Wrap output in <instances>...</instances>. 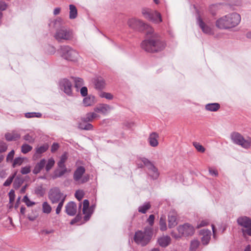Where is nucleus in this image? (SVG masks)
Returning <instances> with one entry per match:
<instances>
[{
    "label": "nucleus",
    "mask_w": 251,
    "mask_h": 251,
    "mask_svg": "<svg viewBox=\"0 0 251 251\" xmlns=\"http://www.w3.org/2000/svg\"><path fill=\"white\" fill-rule=\"evenodd\" d=\"M127 25L130 28L146 33V39L141 44L142 49L151 52L163 50L166 44L162 41L159 34L154 32L153 29L142 20L135 18L129 19Z\"/></svg>",
    "instance_id": "f257e3e1"
},
{
    "label": "nucleus",
    "mask_w": 251,
    "mask_h": 251,
    "mask_svg": "<svg viewBox=\"0 0 251 251\" xmlns=\"http://www.w3.org/2000/svg\"><path fill=\"white\" fill-rule=\"evenodd\" d=\"M241 16L236 12L229 13L218 18L216 26L221 29H228L237 26L241 22Z\"/></svg>",
    "instance_id": "f03ea898"
},
{
    "label": "nucleus",
    "mask_w": 251,
    "mask_h": 251,
    "mask_svg": "<svg viewBox=\"0 0 251 251\" xmlns=\"http://www.w3.org/2000/svg\"><path fill=\"white\" fill-rule=\"evenodd\" d=\"M152 235V229L151 227H147L144 231L138 230L135 232L134 240L136 244L145 246L150 241Z\"/></svg>",
    "instance_id": "7ed1b4c3"
},
{
    "label": "nucleus",
    "mask_w": 251,
    "mask_h": 251,
    "mask_svg": "<svg viewBox=\"0 0 251 251\" xmlns=\"http://www.w3.org/2000/svg\"><path fill=\"white\" fill-rule=\"evenodd\" d=\"M60 53L64 59L71 61H76L79 58L78 52L68 46L61 47Z\"/></svg>",
    "instance_id": "20e7f679"
},
{
    "label": "nucleus",
    "mask_w": 251,
    "mask_h": 251,
    "mask_svg": "<svg viewBox=\"0 0 251 251\" xmlns=\"http://www.w3.org/2000/svg\"><path fill=\"white\" fill-rule=\"evenodd\" d=\"M54 38L60 42L71 40L73 38V33L70 29L64 26L61 27L56 30Z\"/></svg>",
    "instance_id": "39448f33"
},
{
    "label": "nucleus",
    "mask_w": 251,
    "mask_h": 251,
    "mask_svg": "<svg viewBox=\"0 0 251 251\" xmlns=\"http://www.w3.org/2000/svg\"><path fill=\"white\" fill-rule=\"evenodd\" d=\"M142 14L145 18L154 23L158 24L162 21L160 13L156 11L144 8L142 9Z\"/></svg>",
    "instance_id": "423d86ee"
},
{
    "label": "nucleus",
    "mask_w": 251,
    "mask_h": 251,
    "mask_svg": "<svg viewBox=\"0 0 251 251\" xmlns=\"http://www.w3.org/2000/svg\"><path fill=\"white\" fill-rule=\"evenodd\" d=\"M230 137L234 144L240 145L245 149H248L251 146V140L250 138L245 139L238 132H233L231 134Z\"/></svg>",
    "instance_id": "0eeeda50"
},
{
    "label": "nucleus",
    "mask_w": 251,
    "mask_h": 251,
    "mask_svg": "<svg viewBox=\"0 0 251 251\" xmlns=\"http://www.w3.org/2000/svg\"><path fill=\"white\" fill-rule=\"evenodd\" d=\"M237 222L242 227L243 234L251 236V219L247 216H241L238 218Z\"/></svg>",
    "instance_id": "6e6552de"
},
{
    "label": "nucleus",
    "mask_w": 251,
    "mask_h": 251,
    "mask_svg": "<svg viewBox=\"0 0 251 251\" xmlns=\"http://www.w3.org/2000/svg\"><path fill=\"white\" fill-rule=\"evenodd\" d=\"M66 195L62 193L57 187L51 189L49 192V199L52 203H57L58 202L65 201Z\"/></svg>",
    "instance_id": "1a4fd4ad"
},
{
    "label": "nucleus",
    "mask_w": 251,
    "mask_h": 251,
    "mask_svg": "<svg viewBox=\"0 0 251 251\" xmlns=\"http://www.w3.org/2000/svg\"><path fill=\"white\" fill-rule=\"evenodd\" d=\"M85 169L83 166L78 167L75 171L73 178L78 184H83L87 182L89 179L88 175H85Z\"/></svg>",
    "instance_id": "9d476101"
},
{
    "label": "nucleus",
    "mask_w": 251,
    "mask_h": 251,
    "mask_svg": "<svg viewBox=\"0 0 251 251\" xmlns=\"http://www.w3.org/2000/svg\"><path fill=\"white\" fill-rule=\"evenodd\" d=\"M196 18L198 25L204 33L208 35H211L214 33L212 25L209 23L204 22L199 13Z\"/></svg>",
    "instance_id": "9b49d317"
},
{
    "label": "nucleus",
    "mask_w": 251,
    "mask_h": 251,
    "mask_svg": "<svg viewBox=\"0 0 251 251\" xmlns=\"http://www.w3.org/2000/svg\"><path fill=\"white\" fill-rule=\"evenodd\" d=\"M96 205L93 204L89 206V201L88 200H84L83 202V214L85 215L84 219L85 221H88L95 208Z\"/></svg>",
    "instance_id": "f8f14e48"
},
{
    "label": "nucleus",
    "mask_w": 251,
    "mask_h": 251,
    "mask_svg": "<svg viewBox=\"0 0 251 251\" xmlns=\"http://www.w3.org/2000/svg\"><path fill=\"white\" fill-rule=\"evenodd\" d=\"M60 89L68 96L72 95V84L68 79L64 78L59 81Z\"/></svg>",
    "instance_id": "ddd939ff"
},
{
    "label": "nucleus",
    "mask_w": 251,
    "mask_h": 251,
    "mask_svg": "<svg viewBox=\"0 0 251 251\" xmlns=\"http://www.w3.org/2000/svg\"><path fill=\"white\" fill-rule=\"evenodd\" d=\"M178 232L183 236L192 235L194 233V227L189 224H185L177 227Z\"/></svg>",
    "instance_id": "4468645a"
},
{
    "label": "nucleus",
    "mask_w": 251,
    "mask_h": 251,
    "mask_svg": "<svg viewBox=\"0 0 251 251\" xmlns=\"http://www.w3.org/2000/svg\"><path fill=\"white\" fill-rule=\"evenodd\" d=\"M112 109V107L107 104L100 103L98 104L94 109L97 113H100L103 115L107 114Z\"/></svg>",
    "instance_id": "2eb2a0df"
},
{
    "label": "nucleus",
    "mask_w": 251,
    "mask_h": 251,
    "mask_svg": "<svg viewBox=\"0 0 251 251\" xmlns=\"http://www.w3.org/2000/svg\"><path fill=\"white\" fill-rule=\"evenodd\" d=\"M159 135L156 132L151 133L148 137V141L152 147H156L158 145Z\"/></svg>",
    "instance_id": "dca6fc26"
},
{
    "label": "nucleus",
    "mask_w": 251,
    "mask_h": 251,
    "mask_svg": "<svg viewBox=\"0 0 251 251\" xmlns=\"http://www.w3.org/2000/svg\"><path fill=\"white\" fill-rule=\"evenodd\" d=\"M66 212L70 216L75 215L77 211L76 204L73 201L69 202L65 206Z\"/></svg>",
    "instance_id": "f3484780"
},
{
    "label": "nucleus",
    "mask_w": 251,
    "mask_h": 251,
    "mask_svg": "<svg viewBox=\"0 0 251 251\" xmlns=\"http://www.w3.org/2000/svg\"><path fill=\"white\" fill-rule=\"evenodd\" d=\"M200 234L202 236L201 242L203 245H207L210 239L211 231L208 229H202L200 231Z\"/></svg>",
    "instance_id": "a211bd4d"
},
{
    "label": "nucleus",
    "mask_w": 251,
    "mask_h": 251,
    "mask_svg": "<svg viewBox=\"0 0 251 251\" xmlns=\"http://www.w3.org/2000/svg\"><path fill=\"white\" fill-rule=\"evenodd\" d=\"M100 118V115L97 112L94 111L87 113L84 117L81 118V120L84 123H88L92 122L95 119H99Z\"/></svg>",
    "instance_id": "6ab92c4d"
},
{
    "label": "nucleus",
    "mask_w": 251,
    "mask_h": 251,
    "mask_svg": "<svg viewBox=\"0 0 251 251\" xmlns=\"http://www.w3.org/2000/svg\"><path fill=\"white\" fill-rule=\"evenodd\" d=\"M5 137L7 141H16L21 137V134L17 131H12L5 134Z\"/></svg>",
    "instance_id": "aec40b11"
},
{
    "label": "nucleus",
    "mask_w": 251,
    "mask_h": 251,
    "mask_svg": "<svg viewBox=\"0 0 251 251\" xmlns=\"http://www.w3.org/2000/svg\"><path fill=\"white\" fill-rule=\"evenodd\" d=\"M137 165L139 168H143L145 166L148 168L152 165V163L146 158L140 157L137 160Z\"/></svg>",
    "instance_id": "412c9836"
},
{
    "label": "nucleus",
    "mask_w": 251,
    "mask_h": 251,
    "mask_svg": "<svg viewBox=\"0 0 251 251\" xmlns=\"http://www.w3.org/2000/svg\"><path fill=\"white\" fill-rule=\"evenodd\" d=\"M168 223L169 228H173L177 225L176 213L172 212L169 213L168 215Z\"/></svg>",
    "instance_id": "4be33fe9"
},
{
    "label": "nucleus",
    "mask_w": 251,
    "mask_h": 251,
    "mask_svg": "<svg viewBox=\"0 0 251 251\" xmlns=\"http://www.w3.org/2000/svg\"><path fill=\"white\" fill-rule=\"evenodd\" d=\"M171 238L169 236H163L158 239V244L162 247H166L168 246L171 243Z\"/></svg>",
    "instance_id": "5701e85b"
},
{
    "label": "nucleus",
    "mask_w": 251,
    "mask_h": 251,
    "mask_svg": "<svg viewBox=\"0 0 251 251\" xmlns=\"http://www.w3.org/2000/svg\"><path fill=\"white\" fill-rule=\"evenodd\" d=\"M48 149L47 145H43L36 148V152L33 156V159L36 160L40 157V154L45 152Z\"/></svg>",
    "instance_id": "b1692460"
},
{
    "label": "nucleus",
    "mask_w": 251,
    "mask_h": 251,
    "mask_svg": "<svg viewBox=\"0 0 251 251\" xmlns=\"http://www.w3.org/2000/svg\"><path fill=\"white\" fill-rule=\"evenodd\" d=\"M94 83L95 88L99 90L103 89L105 86L104 80L101 77H98L94 79Z\"/></svg>",
    "instance_id": "393cba45"
},
{
    "label": "nucleus",
    "mask_w": 251,
    "mask_h": 251,
    "mask_svg": "<svg viewBox=\"0 0 251 251\" xmlns=\"http://www.w3.org/2000/svg\"><path fill=\"white\" fill-rule=\"evenodd\" d=\"M149 174L153 179H156L159 176V173L157 169L152 164L149 168Z\"/></svg>",
    "instance_id": "a878e982"
},
{
    "label": "nucleus",
    "mask_w": 251,
    "mask_h": 251,
    "mask_svg": "<svg viewBox=\"0 0 251 251\" xmlns=\"http://www.w3.org/2000/svg\"><path fill=\"white\" fill-rule=\"evenodd\" d=\"M46 163V161L45 159H42L36 164L35 165L33 170V173L34 174H38L41 170L45 166Z\"/></svg>",
    "instance_id": "bb28decb"
},
{
    "label": "nucleus",
    "mask_w": 251,
    "mask_h": 251,
    "mask_svg": "<svg viewBox=\"0 0 251 251\" xmlns=\"http://www.w3.org/2000/svg\"><path fill=\"white\" fill-rule=\"evenodd\" d=\"M220 108V105L218 103H210L205 105V109L208 111L216 112Z\"/></svg>",
    "instance_id": "cd10ccee"
},
{
    "label": "nucleus",
    "mask_w": 251,
    "mask_h": 251,
    "mask_svg": "<svg viewBox=\"0 0 251 251\" xmlns=\"http://www.w3.org/2000/svg\"><path fill=\"white\" fill-rule=\"evenodd\" d=\"M77 16V10L74 4L69 5V18L71 20L75 19Z\"/></svg>",
    "instance_id": "c85d7f7f"
},
{
    "label": "nucleus",
    "mask_w": 251,
    "mask_h": 251,
    "mask_svg": "<svg viewBox=\"0 0 251 251\" xmlns=\"http://www.w3.org/2000/svg\"><path fill=\"white\" fill-rule=\"evenodd\" d=\"M78 128L85 130H91L93 129V126L90 123L81 121L78 123Z\"/></svg>",
    "instance_id": "c756f323"
},
{
    "label": "nucleus",
    "mask_w": 251,
    "mask_h": 251,
    "mask_svg": "<svg viewBox=\"0 0 251 251\" xmlns=\"http://www.w3.org/2000/svg\"><path fill=\"white\" fill-rule=\"evenodd\" d=\"M95 103V98L93 96H88L84 98L83 103L85 106L92 105Z\"/></svg>",
    "instance_id": "7c9ffc66"
},
{
    "label": "nucleus",
    "mask_w": 251,
    "mask_h": 251,
    "mask_svg": "<svg viewBox=\"0 0 251 251\" xmlns=\"http://www.w3.org/2000/svg\"><path fill=\"white\" fill-rule=\"evenodd\" d=\"M23 139L29 143H33L35 139V135L33 132H30L25 134Z\"/></svg>",
    "instance_id": "2f4dec72"
},
{
    "label": "nucleus",
    "mask_w": 251,
    "mask_h": 251,
    "mask_svg": "<svg viewBox=\"0 0 251 251\" xmlns=\"http://www.w3.org/2000/svg\"><path fill=\"white\" fill-rule=\"evenodd\" d=\"M99 96L101 98H105L107 100H112L114 99V96L110 93L100 91L99 93Z\"/></svg>",
    "instance_id": "473e14b6"
},
{
    "label": "nucleus",
    "mask_w": 251,
    "mask_h": 251,
    "mask_svg": "<svg viewBox=\"0 0 251 251\" xmlns=\"http://www.w3.org/2000/svg\"><path fill=\"white\" fill-rule=\"evenodd\" d=\"M151 204L150 202H145L143 205H141L138 208V211L142 213L145 214L148 210L151 208Z\"/></svg>",
    "instance_id": "72a5a7b5"
},
{
    "label": "nucleus",
    "mask_w": 251,
    "mask_h": 251,
    "mask_svg": "<svg viewBox=\"0 0 251 251\" xmlns=\"http://www.w3.org/2000/svg\"><path fill=\"white\" fill-rule=\"evenodd\" d=\"M67 159V155L66 153H64L63 154L61 155L60 157V160L57 163L58 166L59 168H66L65 165V162Z\"/></svg>",
    "instance_id": "f704fd0d"
},
{
    "label": "nucleus",
    "mask_w": 251,
    "mask_h": 251,
    "mask_svg": "<svg viewBox=\"0 0 251 251\" xmlns=\"http://www.w3.org/2000/svg\"><path fill=\"white\" fill-rule=\"evenodd\" d=\"M51 206L47 202L45 201L42 204V211L44 213L49 214L51 211Z\"/></svg>",
    "instance_id": "c9c22d12"
},
{
    "label": "nucleus",
    "mask_w": 251,
    "mask_h": 251,
    "mask_svg": "<svg viewBox=\"0 0 251 251\" xmlns=\"http://www.w3.org/2000/svg\"><path fill=\"white\" fill-rule=\"evenodd\" d=\"M73 80L75 84V87L77 90H78L80 88L83 87V80L82 78L79 77H74L73 78Z\"/></svg>",
    "instance_id": "e433bc0d"
},
{
    "label": "nucleus",
    "mask_w": 251,
    "mask_h": 251,
    "mask_svg": "<svg viewBox=\"0 0 251 251\" xmlns=\"http://www.w3.org/2000/svg\"><path fill=\"white\" fill-rule=\"evenodd\" d=\"M66 168H59L55 171L54 176L55 177H60L64 175L66 173Z\"/></svg>",
    "instance_id": "4c0bfd02"
},
{
    "label": "nucleus",
    "mask_w": 251,
    "mask_h": 251,
    "mask_svg": "<svg viewBox=\"0 0 251 251\" xmlns=\"http://www.w3.org/2000/svg\"><path fill=\"white\" fill-rule=\"evenodd\" d=\"M24 161V158L20 157L15 158L13 161V167L15 168L17 166H20L23 163Z\"/></svg>",
    "instance_id": "58836bf2"
},
{
    "label": "nucleus",
    "mask_w": 251,
    "mask_h": 251,
    "mask_svg": "<svg viewBox=\"0 0 251 251\" xmlns=\"http://www.w3.org/2000/svg\"><path fill=\"white\" fill-rule=\"evenodd\" d=\"M200 242L197 240H194L191 241L190 250V251H196L198 247L199 246Z\"/></svg>",
    "instance_id": "ea45409f"
},
{
    "label": "nucleus",
    "mask_w": 251,
    "mask_h": 251,
    "mask_svg": "<svg viewBox=\"0 0 251 251\" xmlns=\"http://www.w3.org/2000/svg\"><path fill=\"white\" fill-rule=\"evenodd\" d=\"M32 149V147L27 144H24L21 147V151L24 154L27 153L31 151Z\"/></svg>",
    "instance_id": "a19ab883"
},
{
    "label": "nucleus",
    "mask_w": 251,
    "mask_h": 251,
    "mask_svg": "<svg viewBox=\"0 0 251 251\" xmlns=\"http://www.w3.org/2000/svg\"><path fill=\"white\" fill-rule=\"evenodd\" d=\"M54 160L52 158H50L48 160L46 165L45 166L46 170L47 172L50 171L51 169V168L54 166Z\"/></svg>",
    "instance_id": "79ce46f5"
},
{
    "label": "nucleus",
    "mask_w": 251,
    "mask_h": 251,
    "mask_svg": "<svg viewBox=\"0 0 251 251\" xmlns=\"http://www.w3.org/2000/svg\"><path fill=\"white\" fill-rule=\"evenodd\" d=\"M220 6V4L219 3L211 4L209 6V11L212 14L214 15L216 11L219 9Z\"/></svg>",
    "instance_id": "37998d69"
},
{
    "label": "nucleus",
    "mask_w": 251,
    "mask_h": 251,
    "mask_svg": "<svg viewBox=\"0 0 251 251\" xmlns=\"http://www.w3.org/2000/svg\"><path fill=\"white\" fill-rule=\"evenodd\" d=\"M159 226L160 230L164 231L167 229V225L166 223V220L165 218L161 217L160 219Z\"/></svg>",
    "instance_id": "c03bdc74"
},
{
    "label": "nucleus",
    "mask_w": 251,
    "mask_h": 251,
    "mask_svg": "<svg viewBox=\"0 0 251 251\" xmlns=\"http://www.w3.org/2000/svg\"><path fill=\"white\" fill-rule=\"evenodd\" d=\"M42 116L40 113L36 112H28L25 114V117L27 118H30L33 117L40 118Z\"/></svg>",
    "instance_id": "a18cd8bd"
},
{
    "label": "nucleus",
    "mask_w": 251,
    "mask_h": 251,
    "mask_svg": "<svg viewBox=\"0 0 251 251\" xmlns=\"http://www.w3.org/2000/svg\"><path fill=\"white\" fill-rule=\"evenodd\" d=\"M16 175V173H15L12 176H10L3 183V186H9L11 184L12 182L13 181V179L15 177Z\"/></svg>",
    "instance_id": "49530a36"
},
{
    "label": "nucleus",
    "mask_w": 251,
    "mask_h": 251,
    "mask_svg": "<svg viewBox=\"0 0 251 251\" xmlns=\"http://www.w3.org/2000/svg\"><path fill=\"white\" fill-rule=\"evenodd\" d=\"M193 145L197 149V150L201 152H204L205 151L204 148L198 142H194Z\"/></svg>",
    "instance_id": "de8ad7c7"
},
{
    "label": "nucleus",
    "mask_w": 251,
    "mask_h": 251,
    "mask_svg": "<svg viewBox=\"0 0 251 251\" xmlns=\"http://www.w3.org/2000/svg\"><path fill=\"white\" fill-rule=\"evenodd\" d=\"M23 201L25 203V204L27 206H31L34 204H35V202L31 201L27 196H25L24 197L23 199Z\"/></svg>",
    "instance_id": "09e8293b"
},
{
    "label": "nucleus",
    "mask_w": 251,
    "mask_h": 251,
    "mask_svg": "<svg viewBox=\"0 0 251 251\" xmlns=\"http://www.w3.org/2000/svg\"><path fill=\"white\" fill-rule=\"evenodd\" d=\"M15 154L14 150L10 151L6 156V161L7 162H11L13 161V158Z\"/></svg>",
    "instance_id": "8fccbe9b"
},
{
    "label": "nucleus",
    "mask_w": 251,
    "mask_h": 251,
    "mask_svg": "<svg viewBox=\"0 0 251 251\" xmlns=\"http://www.w3.org/2000/svg\"><path fill=\"white\" fill-rule=\"evenodd\" d=\"M84 193L82 190H78L75 193V198L79 201H81L83 198Z\"/></svg>",
    "instance_id": "3c124183"
},
{
    "label": "nucleus",
    "mask_w": 251,
    "mask_h": 251,
    "mask_svg": "<svg viewBox=\"0 0 251 251\" xmlns=\"http://www.w3.org/2000/svg\"><path fill=\"white\" fill-rule=\"evenodd\" d=\"M38 217V214L36 211L32 210L31 213L28 216V219L29 221H34Z\"/></svg>",
    "instance_id": "603ef678"
},
{
    "label": "nucleus",
    "mask_w": 251,
    "mask_h": 251,
    "mask_svg": "<svg viewBox=\"0 0 251 251\" xmlns=\"http://www.w3.org/2000/svg\"><path fill=\"white\" fill-rule=\"evenodd\" d=\"M7 149V145L3 141H0V153L5 152Z\"/></svg>",
    "instance_id": "864d4df0"
},
{
    "label": "nucleus",
    "mask_w": 251,
    "mask_h": 251,
    "mask_svg": "<svg viewBox=\"0 0 251 251\" xmlns=\"http://www.w3.org/2000/svg\"><path fill=\"white\" fill-rule=\"evenodd\" d=\"M30 172V167L29 166H27L21 168V173L23 175H26Z\"/></svg>",
    "instance_id": "5fc2aeb1"
},
{
    "label": "nucleus",
    "mask_w": 251,
    "mask_h": 251,
    "mask_svg": "<svg viewBox=\"0 0 251 251\" xmlns=\"http://www.w3.org/2000/svg\"><path fill=\"white\" fill-rule=\"evenodd\" d=\"M209 221L207 220H203L200 222V223L198 224L197 227V228H200L202 226H204L208 225Z\"/></svg>",
    "instance_id": "6e6d98bb"
},
{
    "label": "nucleus",
    "mask_w": 251,
    "mask_h": 251,
    "mask_svg": "<svg viewBox=\"0 0 251 251\" xmlns=\"http://www.w3.org/2000/svg\"><path fill=\"white\" fill-rule=\"evenodd\" d=\"M209 173V174L214 176H218V171L215 169L212 168H209L208 169Z\"/></svg>",
    "instance_id": "4d7b16f0"
},
{
    "label": "nucleus",
    "mask_w": 251,
    "mask_h": 251,
    "mask_svg": "<svg viewBox=\"0 0 251 251\" xmlns=\"http://www.w3.org/2000/svg\"><path fill=\"white\" fill-rule=\"evenodd\" d=\"M64 201H62L58 202V206L56 209V213L57 214H59L60 212H61V209L63 207V205L64 204Z\"/></svg>",
    "instance_id": "13d9d810"
},
{
    "label": "nucleus",
    "mask_w": 251,
    "mask_h": 251,
    "mask_svg": "<svg viewBox=\"0 0 251 251\" xmlns=\"http://www.w3.org/2000/svg\"><path fill=\"white\" fill-rule=\"evenodd\" d=\"M80 88V92L81 95L83 97L86 96L87 95V92H88V90H87V87H85V86H83Z\"/></svg>",
    "instance_id": "bf43d9fd"
},
{
    "label": "nucleus",
    "mask_w": 251,
    "mask_h": 251,
    "mask_svg": "<svg viewBox=\"0 0 251 251\" xmlns=\"http://www.w3.org/2000/svg\"><path fill=\"white\" fill-rule=\"evenodd\" d=\"M9 201L10 202H12L14 201L15 199V194L14 191L11 190L9 193Z\"/></svg>",
    "instance_id": "052dcab7"
},
{
    "label": "nucleus",
    "mask_w": 251,
    "mask_h": 251,
    "mask_svg": "<svg viewBox=\"0 0 251 251\" xmlns=\"http://www.w3.org/2000/svg\"><path fill=\"white\" fill-rule=\"evenodd\" d=\"M22 183V181L19 179H16L14 182L15 188H18Z\"/></svg>",
    "instance_id": "680f3d73"
},
{
    "label": "nucleus",
    "mask_w": 251,
    "mask_h": 251,
    "mask_svg": "<svg viewBox=\"0 0 251 251\" xmlns=\"http://www.w3.org/2000/svg\"><path fill=\"white\" fill-rule=\"evenodd\" d=\"M154 220V216L153 215H150L149 218L147 220L148 222L150 224L151 226H152L153 225Z\"/></svg>",
    "instance_id": "e2e57ef3"
},
{
    "label": "nucleus",
    "mask_w": 251,
    "mask_h": 251,
    "mask_svg": "<svg viewBox=\"0 0 251 251\" xmlns=\"http://www.w3.org/2000/svg\"><path fill=\"white\" fill-rule=\"evenodd\" d=\"M6 3L3 1H0V10H5L7 8Z\"/></svg>",
    "instance_id": "0e129e2a"
},
{
    "label": "nucleus",
    "mask_w": 251,
    "mask_h": 251,
    "mask_svg": "<svg viewBox=\"0 0 251 251\" xmlns=\"http://www.w3.org/2000/svg\"><path fill=\"white\" fill-rule=\"evenodd\" d=\"M59 148V145L57 143H54L51 148V152H55L58 150Z\"/></svg>",
    "instance_id": "69168bd1"
},
{
    "label": "nucleus",
    "mask_w": 251,
    "mask_h": 251,
    "mask_svg": "<svg viewBox=\"0 0 251 251\" xmlns=\"http://www.w3.org/2000/svg\"><path fill=\"white\" fill-rule=\"evenodd\" d=\"M62 22L63 20L61 18H57L53 21V25L55 26L56 25H60Z\"/></svg>",
    "instance_id": "338daca9"
},
{
    "label": "nucleus",
    "mask_w": 251,
    "mask_h": 251,
    "mask_svg": "<svg viewBox=\"0 0 251 251\" xmlns=\"http://www.w3.org/2000/svg\"><path fill=\"white\" fill-rule=\"evenodd\" d=\"M61 11V9L59 7H56L53 10V14L54 15H58Z\"/></svg>",
    "instance_id": "774afa93"
}]
</instances>
